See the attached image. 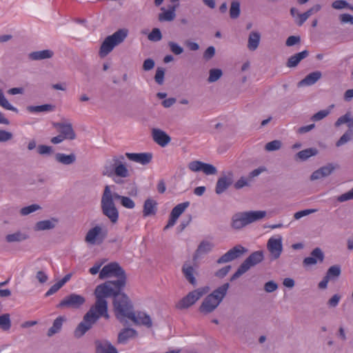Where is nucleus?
<instances>
[{"label":"nucleus","instance_id":"obj_21","mask_svg":"<svg viewBox=\"0 0 353 353\" xmlns=\"http://www.w3.org/2000/svg\"><path fill=\"white\" fill-rule=\"evenodd\" d=\"M152 136L154 142L161 147L166 146L171 141L170 137L162 130L153 128Z\"/></svg>","mask_w":353,"mask_h":353},{"label":"nucleus","instance_id":"obj_63","mask_svg":"<svg viewBox=\"0 0 353 353\" xmlns=\"http://www.w3.org/2000/svg\"><path fill=\"white\" fill-rule=\"evenodd\" d=\"M249 185V182L247 178L241 176L234 185L236 190H239L245 186Z\"/></svg>","mask_w":353,"mask_h":353},{"label":"nucleus","instance_id":"obj_31","mask_svg":"<svg viewBox=\"0 0 353 353\" xmlns=\"http://www.w3.org/2000/svg\"><path fill=\"white\" fill-rule=\"evenodd\" d=\"M157 203L154 200L152 199H146L143 204V216H148L155 214L157 211Z\"/></svg>","mask_w":353,"mask_h":353},{"label":"nucleus","instance_id":"obj_56","mask_svg":"<svg viewBox=\"0 0 353 353\" xmlns=\"http://www.w3.org/2000/svg\"><path fill=\"white\" fill-rule=\"evenodd\" d=\"M37 152L39 154H51L53 152L52 148L51 146L46 145H39L37 147Z\"/></svg>","mask_w":353,"mask_h":353},{"label":"nucleus","instance_id":"obj_38","mask_svg":"<svg viewBox=\"0 0 353 353\" xmlns=\"http://www.w3.org/2000/svg\"><path fill=\"white\" fill-rule=\"evenodd\" d=\"M341 274V268L339 265H334L328 268L325 276L330 279L338 278Z\"/></svg>","mask_w":353,"mask_h":353},{"label":"nucleus","instance_id":"obj_34","mask_svg":"<svg viewBox=\"0 0 353 353\" xmlns=\"http://www.w3.org/2000/svg\"><path fill=\"white\" fill-rule=\"evenodd\" d=\"M137 334V331L132 328H125L119 334L118 343H125L129 339L134 337Z\"/></svg>","mask_w":353,"mask_h":353},{"label":"nucleus","instance_id":"obj_19","mask_svg":"<svg viewBox=\"0 0 353 353\" xmlns=\"http://www.w3.org/2000/svg\"><path fill=\"white\" fill-rule=\"evenodd\" d=\"M125 156L130 160L141 165H148L152 159V154L150 152L130 153L126 152Z\"/></svg>","mask_w":353,"mask_h":353},{"label":"nucleus","instance_id":"obj_48","mask_svg":"<svg viewBox=\"0 0 353 353\" xmlns=\"http://www.w3.org/2000/svg\"><path fill=\"white\" fill-rule=\"evenodd\" d=\"M282 143L279 140H274L268 142L265 145V150L268 152L279 150L281 148Z\"/></svg>","mask_w":353,"mask_h":353},{"label":"nucleus","instance_id":"obj_15","mask_svg":"<svg viewBox=\"0 0 353 353\" xmlns=\"http://www.w3.org/2000/svg\"><path fill=\"white\" fill-rule=\"evenodd\" d=\"M233 178L234 175L231 171L222 174L216 181L215 192L217 194H221L224 192L232 184Z\"/></svg>","mask_w":353,"mask_h":353},{"label":"nucleus","instance_id":"obj_26","mask_svg":"<svg viewBox=\"0 0 353 353\" xmlns=\"http://www.w3.org/2000/svg\"><path fill=\"white\" fill-rule=\"evenodd\" d=\"M54 159L57 162L65 165H72L75 163L77 160L76 155L74 153L65 154L64 153L59 152L55 154Z\"/></svg>","mask_w":353,"mask_h":353},{"label":"nucleus","instance_id":"obj_55","mask_svg":"<svg viewBox=\"0 0 353 353\" xmlns=\"http://www.w3.org/2000/svg\"><path fill=\"white\" fill-rule=\"evenodd\" d=\"M317 210L316 209H307L301 211H299L294 214V218L296 220L300 219L301 218L307 216L310 214L316 212Z\"/></svg>","mask_w":353,"mask_h":353},{"label":"nucleus","instance_id":"obj_22","mask_svg":"<svg viewBox=\"0 0 353 353\" xmlns=\"http://www.w3.org/2000/svg\"><path fill=\"white\" fill-rule=\"evenodd\" d=\"M181 271L185 279L193 286L196 285V279L194 275L196 274L195 269L190 263L185 262L183 266Z\"/></svg>","mask_w":353,"mask_h":353},{"label":"nucleus","instance_id":"obj_24","mask_svg":"<svg viewBox=\"0 0 353 353\" xmlns=\"http://www.w3.org/2000/svg\"><path fill=\"white\" fill-rule=\"evenodd\" d=\"M322 77L321 71H315L308 74L303 79L298 83V86L312 85L317 82Z\"/></svg>","mask_w":353,"mask_h":353},{"label":"nucleus","instance_id":"obj_39","mask_svg":"<svg viewBox=\"0 0 353 353\" xmlns=\"http://www.w3.org/2000/svg\"><path fill=\"white\" fill-rule=\"evenodd\" d=\"M190 205L189 201H185L176 205L171 211V214L174 216L179 218L181 214Z\"/></svg>","mask_w":353,"mask_h":353},{"label":"nucleus","instance_id":"obj_8","mask_svg":"<svg viewBox=\"0 0 353 353\" xmlns=\"http://www.w3.org/2000/svg\"><path fill=\"white\" fill-rule=\"evenodd\" d=\"M264 259L263 252L258 250L252 252L239 267L236 272L231 276L230 281H234L245 273L251 267L261 263Z\"/></svg>","mask_w":353,"mask_h":353},{"label":"nucleus","instance_id":"obj_27","mask_svg":"<svg viewBox=\"0 0 353 353\" xmlns=\"http://www.w3.org/2000/svg\"><path fill=\"white\" fill-rule=\"evenodd\" d=\"M29 235L26 232L21 231H17L12 234H8L6 236L5 239L9 243H19L27 240Z\"/></svg>","mask_w":353,"mask_h":353},{"label":"nucleus","instance_id":"obj_17","mask_svg":"<svg viewBox=\"0 0 353 353\" xmlns=\"http://www.w3.org/2000/svg\"><path fill=\"white\" fill-rule=\"evenodd\" d=\"M325 255L322 250L319 248H314L310 253V256L305 257L303 261V265L305 267L316 265L318 262L322 263Z\"/></svg>","mask_w":353,"mask_h":353},{"label":"nucleus","instance_id":"obj_64","mask_svg":"<svg viewBox=\"0 0 353 353\" xmlns=\"http://www.w3.org/2000/svg\"><path fill=\"white\" fill-rule=\"evenodd\" d=\"M278 288L277 284L273 281H270L265 283L264 290L266 292L270 293L275 291Z\"/></svg>","mask_w":353,"mask_h":353},{"label":"nucleus","instance_id":"obj_61","mask_svg":"<svg viewBox=\"0 0 353 353\" xmlns=\"http://www.w3.org/2000/svg\"><path fill=\"white\" fill-rule=\"evenodd\" d=\"M349 6V3L345 0H336L332 3V7L336 10L346 8Z\"/></svg>","mask_w":353,"mask_h":353},{"label":"nucleus","instance_id":"obj_6","mask_svg":"<svg viewBox=\"0 0 353 353\" xmlns=\"http://www.w3.org/2000/svg\"><path fill=\"white\" fill-rule=\"evenodd\" d=\"M128 31L126 29H119L112 35L108 36L102 42L99 55L105 57L110 53L115 46L121 44L127 37Z\"/></svg>","mask_w":353,"mask_h":353},{"label":"nucleus","instance_id":"obj_36","mask_svg":"<svg viewBox=\"0 0 353 353\" xmlns=\"http://www.w3.org/2000/svg\"><path fill=\"white\" fill-rule=\"evenodd\" d=\"M318 153L316 148H310L299 152L296 157L301 161H306L311 157L315 156Z\"/></svg>","mask_w":353,"mask_h":353},{"label":"nucleus","instance_id":"obj_58","mask_svg":"<svg viewBox=\"0 0 353 353\" xmlns=\"http://www.w3.org/2000/svg\"><path fill=\"white\" fill-rule=\"evenodd\" d=\"M105 193H108V194L109 193V195L110 194L111 199L113 201H114V199H117V200L121 201V198L123 196L116 192H112L110 189V186L108 185L105 186L102 195H105Z\"/></svg>","mask_w":353,"mask_h":353},{"label":"nucleus","instance_id":"obj_18","mask_svg":"<svg viewBox=\"0 0 353 353\" xmlns=\"http://www.w3.org/2000/svg\"><path fill=\"white\" fill-rule=\"evenodd\" d=\"M102 229L100 226L97 225L88 230L85 236V241L91 245L101 243L103 242L105 235L100 238Z\"/></svg>","mask_w":353,"mask_h":353},{"label":"nucleus","instance_id":"obj_46","mask_svg":"<svg viewBox=\"0 0 353 353\" xmlns=\"http://www.w3.org/2000/svg\"><path fill=\"white\" fill-rule=\"evenodd\" d=\"M201 171H202L204 174L207 175H214L217 173V169L212 164L206 163L202 162V166L201 168Z\"/></svg>","mask_w":353,"mask_h":353},{"label":"nucleus","instance_id":"obj_12","mask_svg":"<svg viewBox=\"0 0 353 353\" xmlns=\"http://www.w3.org/2000/svg\"><path fill=\"white\" fill-rule=\"evenodd\" d=\"M282 236L278 235L276 237H270L267 242V249L270 253L273 260L278 259L283 252Z\"/></svg>","mask_w":353,"mask_h":353},{"label":"nucleus","instance_id":"obj_41","mask_svg":"<svg viewBox=\"0 0 353 353\" xmlns=\"http://www.w3.org/2000/svg\"><path fill=\"white\" fill-rule=\"evenodd\" d=\"M213 248V245L208 241H202L198 246L196 255H201L209 252Z\"/></svg>","mask_w":353,"mask_h":353},{"label":"nucleus","instance_id":"obj_37","mask_svg":"<svg viewBox=\"0 0 353 353\" xmlns=\"http://www.w3.org/2000/svg\"><path fill=\"white\" fill-rule=\"evenodd\" d=\"M54 105L51 104H44L41 105L33 106L30 105L27 108L30 112H51L54 110Z\"/></svg>","mask_w":353,"mask_h":353},{"label":"nucleus","instance_id":"obj_40","mask_svg":"<svg viewBox=\"0 0 353 353\" xmlns=\"http://www.w3.org/2000/svg\"><path fill=\"white\" fill-rule=\"evenodd\" d=\"M11 320L9 314H3L0 316V327L4 331H8L11 327Z\"/></svg>","mask_w":353,"mask_h":353},{"label":"nucleus","instance_id":"obj_60","mask_svg":"<svg viewBox=\"0 0 353 353\" xmlns=\"http://www.w3.org/2000/svg\"><path fill=\"white\" fill-rule=\"evenodd\" d=\"M353 199V188L348 192L342 194L337 198V201L339 202H345L349 200Z\"/></svg>","mask_w":353,"mask_h":353},{"label":"nucleus","instance_id":"obj_32","mask_svg":"<svg viewBox=\"0 0 353 353\" xmlns=\"http://www.w3.org/2000/svg\"><path fill=\"white\" fill-rule=\"evenodd\" d=\"M54 52L50 50H43L41 51H35L29 54V58L31 60H43L50 59L53 57Z\"/></svg>","mask_w":353,"mask_h":353},{"label":"nucleus","instance_id":"obj_49","mask_svg":"<svg viewBox=\"0 0 353 353\" xmlns=\"http://www.w3.org/2000/svg\"><path fill=\"white\" fill-rule=\"evenodd\" d=\"M148 38L152 41H159L162 39V34L159 28H154L148 34Z\"/></svg>","mask_w":353,"mask_h":353},{"label":"nucleus","instance_id":"obj_25","mask_svg":"<svg viewBox=\"0 0 353 353\" xmlns=\"http://www.w3.org/2000/svg\"><path fill=\"white\" fill-rule=\"evenodd\" d=\"M58 220L55 218H52L48 220L40 221L36 223L34 226V230L36 232L52 230L55 228Z\"/></svg>","mask_w":353,"mask_h":353},{"label":"nucleus","instance_id":"obj_47","mask_svg":"<svg viewBox=\"0 0 353 353\" xmlns=\"http://www.w3.org/2000/svg\"><path fill=\"white\" fill-rule=\"evenodd\" d=\"M41 209V206L38 204H32L30 205L22 208L20 210V214L21 216H27L38 210Z\"/></svg>","mask_w":353,"mask_h":353},{"label":"nucleus","instance_id":"obj_59","mask_svg":"<svg viewBox=\"0 0 353 353\" xmlns=\"http://www.w3.org/2000/svg\"><path fill=\"white\" fill-rule=\"evenodd\" d=\"M13 137L12 132L5 130H0V142H7Z\"/></svg>","mask_w":353,"mask_h":353},{"label":"nucleus","instance_id":"obj_23","mask_svg":"<svg viewBox=\"0 0 353 353\" xmlns=\"http://www.w3.org/2000/svg\"><path fill=\"white\" fill-rule=\"evenodd\" d=\"M96 353H118L117 350L108 341H96Z\"/></svg>","mask_w":353,"mask_h":353},{"label":"nucleus","instance_id":"obj_11","mask_svg":"<svg viewBox=\"0 0 353 353\" xmlns=\"http://www.w3.org/2000/svg\"><path fill=\"white\" fill-rule=\"evenodd\" d=\"M85 303V298L77 294H70L65 296L57 305L60 309H79Z\"/></svg>","mask_w":353,"mask_h":353},{"label":"nucleus","instance_id":"obj_1","mask_svg":"<svg viewBox=\"0 0 353 353\" xmlns=\"http://www.w3.org/2000/svg\"><path fill=\"white\" fill-rule=\"evenodd\" d=\"M110 276H115L117 279L108 281L97 285L94 292L96 299L107 301L105 299L108 296L117 294L125 288L126 284L125 272L119 263L116 262L108 263L99 272V279H101Z\"/></svg>","mask_w":353,"mask_h":353},{"label":"nucleus","instance_id":"obj_20","mask_svg":"<svg viewBox=\"0 0 353 353\" xmlns=\"http://www.w3.org/2000/svg\"><path fill=\"white\" fill-rule=\"evenodd\" d=\"M338 167V165H335L332 163H328L314 171L310 176V180L314 181L326 177L330 175Z\"/></svg>","mask_w":353,"mask_h":353},{"label":"nucleus","instance_id":"obj_52","mask_svg":"<svg viewBox=\"0 0 353 353\" xmlns=\"http://www.w3.org/2000/svg\"><path fill=\"white\" fill-rule=\"evenodd\" d=\"M352 116V114L350 112H347L344 115L340 117L334 123L335 127H339L342 124L346 123L350 121V119Z\"/></svg>","mask_w":353,"mask_h":353},{"label":"nucleus","instance_id":"obj_51","mask_svg":"<svg viewBox=\"0 0 353 353\" xmlns=\"http://www.w3.org/2000/svg\"><path fill=\"white\" fill-rule=\"evenodd\" d=\"M164 75H165V69L163 68H157L156 70V74L154 76L155 81L159 85H162L164 81Z\"/></svg>","mask_w":353,"mask_h":353},{"label":"nucleus","instance_id":"obj_33","mask_svg":"<svg viewBox=\"0 0 353 353\" xmlns=\"http://www.w3.org/2000/svg\"><path fill=\"white\" fill-rule=\"evenodd\" d=\"M321 8V6L319 4H316L312 8L307 10L303 14H298L299 21L296 22L299 26H302L304 22L314 13L319 12Z\"/></svg>","mask_w":353,"mask_h":353},{"label":"nucleus","instance_id":"obj_13","mask_svg":"<svg viewBox=\"0 0 353 353\" xmlns=\"http://www.w3.org/2000/svg\"><path fill=\"white\" fill-rule=\"evenodd\" d=\"M54 128L57 129L59 134L65 139L74 140L76 138V133L72 128L70 122L65 119H63L60 122H54L52 123Z\"/></svg>","mask_w":353,"mask_h":353},{"label":"nucleus","instance_id":"obj_50","mask_svg":"<svg viewBox=\"0 0 353 353\" xmlns=\"http://www.w3.org/2000/svg\"><path fill=\"white\" fill-rule=\"evenodd\" d=\"M168 44L170 51L175 55H179L183 53V48L178 43L174 41H169Z\"/></svg>","mask_w":353,"mask_h":353},{"label":"nucleus","instance_id":"obj_53","mask_svg":"<svg viewBox=\"0 0 353 353\" xmlns=\"http://www.w3.org/2000/svg\"><path fill=\"white\" fill-rule=\"evenodd\" d=\"M330 112V110H322L315 113L311 118L314 121H320L326 117Z\"/></svg>","mask_w":353,"mask_h":353},{"label":"nucleus","instance_id":"obj_29","mask_svg":"<svg viewBox=\"0 0 353 353\" xmlns=\"http://www.w3.org/2000/svg\"><path fill=\"white\" fill-rule=\"evenodd\" d=\"M66 321V318L63 316H58L53 322L52 327H50L47 332V335L49 337L59 333L61 328L63 322Z\"/></svg>","mask_w":353,"mask_h":353},{"label":"nucleus","instance_id":"obj_2","mask_svg":"<svg viewBox=\"0 0 353 353\" xmlns=\"http://www.w3.org/2000/svg\"><path fill=\"white\" fill-rule=\"evenodd\" d=\"M100 317L109 319L108 313V302L96 299L94 304L85 313L83 321L77 325L74 331V336L77 339L82 337Z\"/></svg>","mask_w":353,"mask_h":353},{"label":"nucleus","instance_id":"obj_62","mask_svg":"<svg viewBox=\"0 0 353 353\" xmlns=\"http://www.w3.org/2000/svg\"><path fill=\"white\" fill-rule=\"evenodd\" d=\"M188 168L192 172H199L202 166V161H193L188 163Z\"/></svg>","mask_w":353,"mask_h":353},{"label":"nucleus","instance_id":"obj_14","mask_svg":"<svg viewBox=\"0 0 353 353\" xmlns=\"http://www.w3.org/2000/svg\"><path fill=\"white\" fill-rule=\"evenodd\" d=\"M247 250L241 245H237L229 250L226 253L222 255L217 261L218 264L225 263L232 261L240 257Z\"/></svg>","mask_w":353,"mask_h":353},{"label":"nucleus","instance_id":"obj_5","mask_svg":"<svg viewBox=\"0 0 353 353\" xmlns=\"http://www.w3.org/2000/svg\"><path fill=\"white\" fill-rule=\"evenodd\" d=\"M265 216L266 212L263 210L236 213L232 218L231 226L235 230H240L248 224L261 220Z\"/></svg>","mask_w":353,"mask_h":353},{"label":"nucleus","instance_id":"obj_30","mask_svg":"<svg viewBox=\"0 0 353 353\" xmlns=\"http://www.w3.org/2000/svg\"><path fill=\"white\" fill-rule=\"evenodd\" d=\"M261 40V34L259 32L252 31L250 33L248 41V48L251 51H254L259 47Z\"/></svg>","mask_w":353,"mask_h":353},{"label":"nucleus","instance_id":"obj_7","mask_svg":"<svg viewBox=\"0 0 353 353\" xmlns=\"http://www.w3.org/2000/svg\"><path fill=\"white\" fill-rule=\"evenodd\" d=\"M111 296L114 297L113 305L117 318L121 316L128 319L133 312L132 305L128 296L121 291L116 295H110L108 297Z\"/></svg>","mask_w":353,"mask_h":353},{"label":"nucleus","instance_id":"obj_42","mask_svg":"<svg viewBox=\"0 0 353 353\" xmlns=\"http://www.w3.org/2000/svg\"><path fill=\"white\" fill-rule=\"evenodd\" d=\"M223 75L222 70L221 69L214 68L210 69L209 71V77L208 81L209 83H214L218 81Z\"/></svg>","mask_w":353,"mask_h":353},{"label":"nucleus","instance_id":"obj_10","mask_svg":"<svg viewBox=\"0 0 353 353\" xmlns=\"http://www.w3.org/2000/svg\"><path fill=\"white\" fill-rule=\"evenodd\" d=\"M101 207L103 214L106 216L112 223H116L119 219V212L115 204L112 201L110 194L105 193L102 195Z\"/></svg>","mask_w":353,"mask_h":353},{"label":"nucleus","instance_id":"obj_43","mask_svg":"<svg viewBox=\"0 0 353 353\" xmlns=\"http://www.w3.org/2000/svg\"><path fill=\"white\" fill-rule=\"evenodd\" d=\"M240 15V3L238 1H233L230 8V16L232 19H236Z\"/></svg>","mask_w":353,"mask_h":353},{"label":"nucleus","instance_id":"obj_16","mask_svg":"<svg viewBox=\"0 0 353 353\" xmlns=\"http://www.w3.org/2000/svg\"><path fill=\"white\" fill-rule=\"evenodd\" d=\"M128 319L136 325H144L148 328L152 326V321L150 315L143 312H133Z\"/></svg>","mask_w":353,"mask_h":353},{"label":"nucleus","instance_id":"obj_9","mask_svg":"<svg viewBox=\"0 0 353 353\" xmlns=\"http://www.w3.org/2000/svg\"><path fill=\"white\" fill-rule=\"evenodd\" d=\"M210 291L208 286L199 288L190 292L186 296L182 298L176 304V307L179 310L188 309L193 305L203 295Z\"/></svg>","mask_w":353,"mask_h":353},{"label":"nucleus","instance_id":"obj_35","mask_svg":"<svg viewBox=\"0 0 353 353\" xmlns=\"http://www.w3.org/2000/svg\"><path fill=\"white\" fill-rule=\"evenodd\" d=\"M175 17V6H172L169 10H164L160 13L159 14V20L160 21H172L174 19Z\"/></svg>","mask_w":353,"mask_h":353},{"label":"nucleus","instance_id":"obj_4","mask_svg":"<svg viewBox=\"0 0 353 353\" xmlns=\"http://www.w3.org/2000/svg\"><path fill=\"white\" fill-rule=\"evenodd\" d=\"M229 288L230 284L225 283L208 294L199 306V312L203 314L214 312L226 296Z\"/></svg>","mask_w":353,"mask_h":353},{"label":"nucleus","instance_id":"obj_45","mask_svg":"<svg viewBox=\"0 0 353 353\" xmlns=\"http://www.w3.org/2000/svg\"><path fill=\"white\" fill-rule=\"evenodd\" d=\"M353 137V130H347L338 140V141L336 143V145L337 147L341 146L350 141Z\"/></svg>","mask_w":353,"mask_h":353},{"label":"nucleus","instance_id":"obj_54","mask_svg":"<svg viewBox=\"0 0 353 353\" xmlns=\"http://www.w3.org/2000/svg\"><path fill=\"white\" fill-rule=\"evenodd\" d=\"M121 204L125 208L132 209L135 206L134 202L129 197L123 196L121 200Z\"/></svg>","mask_w":353,"mask_h":353},{"label":"nucleus","instance_id":"obj_44","mask_svg":"<svg viewBox=\"0 0 353 353\" xmlns=\"http://www.w3.org/2000/svg\"><path fill=\"white\" fill-rule=\"evenodd\" d=\"M0 105L6 110L18 112V110L12 106L4 96L3 91L0 89Z\"/></svg>","mask_w":353,"mask_h":353},{"label":"nucleus","instance_id":"obj_28","mask_svg":"<svg viewBox=\"0 0 353 353\" xmlns=\"http://www.w3.org/2000/svg\"><path fill=\"white\" fill-rule=\"evenodd\" d=\"M309 52L307 50H303L301 52L296 53L291 56L286 63V65L288 68L296 67L303 59L307 57Z\"/></svg>","mask_w":353,"mask_h":353},{"label":"nucleus","instance_id":"obj_3","mask_svg":"<svg viewBox=\"0 0 353 353\" xmlns=\"http://www.w3.org/2000/svg\"><path fill=\"white\" fill-rule=\"evenodd\" d=\"M124 159L123 155H114L111 159L107 160L103 167L102 175L112 178L117 184H122V179L130 176Z\"/></svg>","mask_w":353,"mask_h":353},{"label":"nucleus","instance_id":"obj_57","mask_svg":"<svg viewBox=\"0 0 353 353\" xmlns=\"http://www.w3.org/2000/svg\"><path fill=\"white\" fill-rule=\"evenodd\" d=\"M341 299V296L336 294L333 295L328 301H327V305L329 307H336L338 305Z\"/></svg>","mask_w":353,"mask_h":353}]
</instances>
